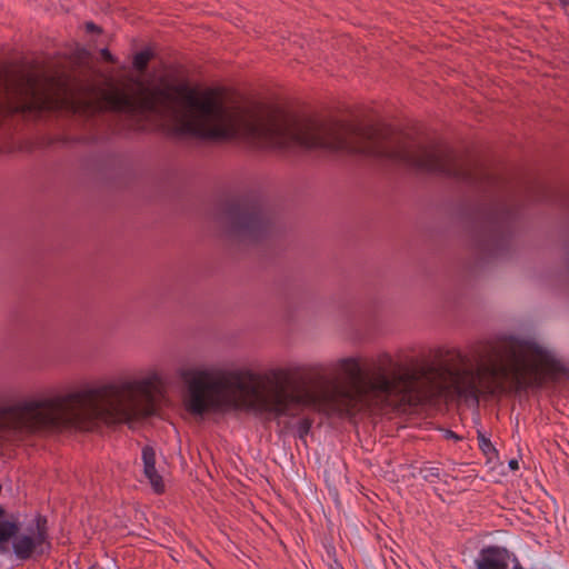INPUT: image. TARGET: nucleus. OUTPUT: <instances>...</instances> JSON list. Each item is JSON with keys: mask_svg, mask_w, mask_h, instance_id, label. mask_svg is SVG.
I'll use <instances>...</instances> for the list:
<instances>
[{"mask_svg": "<svg viewBox=\"0 0 569 569\" xmlns=\"http://www.w3.org/2000/svg\"><path fill=\"white\" fill-rule=\"evenodd\" d=\"M226 234L233 240L256 243L270 236L274 228L273 217L254 194L226 202L216 217Z\"/></svg>", "mask_w": 569, "mask_h": 569, "instance_id": "nucleus-6", "label": "nucleus"}, {"mask_svg": "<svg viewBox=\"0 0 569 569\" xmlns=\"http://www.w3.org/2000/svg\"><path fill=\"white\" fill-rule=\"evenodd\" d=\"M476 569H526L506 547L489 545L480 549L475 560Z\"/></svg>", "mask_w": 569, "mask_h": 569, "instance_id": "nucleus-8", "label": "nucleus"}, {"mask_svg": "<svg viewBox=\"0 0 569 569\" xmlns=\"http://www.w3.org/2000/svg\"><path fill=\"white\" fill-rule=\"evenodd\" d=\"M445 438H446V439H453V440H456V441H458V440H461V439H462V437L458 436L456 432H453L452 430H449V429H447V430L445 431Z\"/></svg>", "mask_w": 569, "mask_h": 569, "instance_id": "nucleus-15", "label": "nucleus"}, {"mask_svg": "<svg viewBox=\"0 0 569 569\" xmlns=\"http://www.w3.org/2000/svg\"><path fill=\"white\" fill-rule=\"evenodd\" d=\"M87 29L90 31H100V29L93 22H88Z\"/></svg>", "mask_w": 569, "mask_h": 569, "instance_id": "nucleus-19", "label": "nucleus"}, {"mask_svg": "<svg viewBox=\"0 0 569 569\" xmlns=\"http://www.w3.org/2000/svg\"><path fill=\"white\" fill-rule=\"evenodd\" d=\"M181 101L171 88L142 90L140 97L120 92L111 97V108L129 116H154L170 124L176 136L223 142L244 138L266 148L326 149L346 151L440 177V146L398 141L369 124L300 117L281 108H269L238 116L210 94L198 96L187 87Z\"/></svg>", "mask_w": 569, "mask_h": 569, "instance_id": "nucleus-1", "label": "nucleus"}, {"mask_svg": "<svg viewBox=\"0 0 569 569\" xmlns=\"http://www.w3.org/2000/svg\"><path fill=\"white\" fill-rule=\"evenodd\" d=\"M143 461V473L149 480L153 491L158 495L164 492V483L162 477L156 469V451L151 446H144L141 455Z\"/></svg>", "mask_w": 569, "mask_h": 569, "instance_id": "nucleus-10", "label": "nucleus"}, {"mask_svg": "<svg viewBox=\"0 0 569 569\" xmlns=\"http://www.w3.org/2000/svg\"><path fill=\"white\" fill-rule=\"evenodd\" d=\"M420 473L425 481L437 482L440 479V469L436 467H423L420 469Z\"/></svg>", "mask_w": 569, "mask_h": 569, "instance_id": "nucleus-12", "label": "nucleus"}, {"mask_svg": "<svg viewBox=\"0 0 569 569\" xmlns=\"http://www.w3.org/2000/svg\"><path fill=\"white\" fill-rule=\"evenodd\" d=\"M329 568L330 569H345L342 567V565L337 560V559H333L330 563H329Z\"/></svg>", "mask_w": 569, "mask_h": 569, "instance_id": "nucleus-16", "label": "nucleus"}, {"mask_svg": "<svg viewBox=\"0 0 569 569\" xmlns=\"http://www.w3.org/2000/svg\"><path fill=\"white\" fill-rule=\"evenodd\" d=\"M79 106L60 88L42 83L37 76L26 74L16 81H4L0 88V124L13 114L40 118L43 113L71 110Z\"/></svg>", "mask_w": 569, "mask_h": 569, "instance_id": "nucleus-4", "label": "nucleus"}, {"mask_svg": "<svg viewBox=\"0 0 569 569\" xmlns=\"http://www.w3.org/2000/svg\"><path fill=\"white\" fill-rule=\"evenodd\" d=\"M520 206L507 198L493 199L478 212L473 227L477 250L487 258L505 256L510 249Z\"/></svg>", "mask_w": 569, "mask_h": 569, "instance_id": "nucleus-5", "label": "nucleus"}, {"mask_svg": "<svg viewBox=\"0 0 569 569\" xmlns=\"http://www.w3.org/2000/svg\"><path fill=\"white\" fill-rule=\"evenodd\" d=\"M162 378L157 371L141 379H122L96 386L86 385L67 393H57L4 407L2 415L16 427L30 431H97L153 417L162 397Z\"/></svg>", "mask_w": 569, "mask_h": 569, "instance_id": "nucleus-3", "label": "nucleus"}, {"mask_svg": "<svg viewBox=\"0 0 569 569\" xmlns=\"http://www.w3.org/2000/svg\"><path fill=\"white\" fill-rule=\"evenodd\" d=\"M508 465H509V468L511 470H518L519 469V462L516 459H511Z\"/></svg>", "mask_w": 569, "mask_h": 569, "instance_id": "nucleus-17", "label": "nucleus"}, {"mask_svg": "<svg viewBox=\"0 0 569 569\" xmlns=\"http://www.w3.org/2000/svg\"><path fill=\"white\" fill-rule=\"evenodd\" d=\"M338 367L347 383L331 379L323 366L306 369H274L268 386L262 377L248 369H181L187 385L186 408L203 416L223 407L244 406L263 422L282 417L295 418L310 408L327 416L352 417L371 401L411 405L418 397L421 370L393 360L390 353L378 355L367 376L357 358H343Z\"/></svg>", "mask_w": 569, "mask_h": 569, "instance_id": "nucleus-2", "label": "nucleus"}, {"mask_svg": "<svg viewBox=\"0 0 569 569\" xmlns=\"http://www.w3.org/2000/svg\"><path fill=\"white\" fill-rule=\"evenodd\" d=\"M151 58H152V52L151 51H149V50L139 51L133 57V67H134V69L140 71V72H143L147 69L148 63L151 60Z\"/></svg>", "mask_w": 569, "mask_h": 569, "instance_id": "nucleus-11", "label": "nucleus"}, {"mask_svg": "<svg viewBox=\"0 0 569 569\" xmlns=\"http://www.w3.org/2000/svg\"><path fill=\"white\" fill-rule=\"evenodd\" d=\"M477 439H478L479 448L481 449V451L485 455L496 452V449H495L493 445L491 443L490 439L487 438L482 432L478 431Z\"/></svg>", "mask_w": 569, "mask_h": 569, "instance_id": "nucleus-13", "label": "nucleus"}, {"mask_svg": "<svg viewBox=\"0 0 569 569\" xmlns=\"http://www.w3.org/2000/svg\"><path fill=\"white\" fill-rule=\"evenodd\" d=\"M312 420L310 418H302L297 423V435L299 439H303L311 430Z\"/></svg>", "mask_w": 569, "mask_h": 569, "instance_id": "nucleus-14", "label": "nucleus"}, {"mask_svg": "<svg viewBox=\"0 0 569 569\" xmlns=\"http://www.w3.org/2000/svg\"><path fill=\"white\" fill-rule=\"evenodd\" d=\"M102 56L104 57L106 60L113 61L112 54L109 52L108 49L102 50Z\"/></svg>", "mask_w": 569, "mask_h": 569, "instance_id": "nucleus-18", "label": "nucleus"}, {"mask_svg": "<svg viewBox=\"0 0 569 569\" xmlns=\"http://www.w3.org/2000/svg\"><path fill=\"white\" fill-rule=\"evenodd\" d=\"M4 515L6 510L0 506V518ZM51 548L46 517H37L36 531L31 533L21 532L19 520L0 519L1 556L12 555L18 561L26 562L49 555Z\"/></svg>", "mask_w": 569, "mask_h": 569, "instance_id": "nucleus-7", "label": "nucleus"}, {"mask_svg": "<svg viewBox=\"0 0 569 569\" xmlns=\"http://www.w3.org/2000/svg\"><path fill=\"white\" fill-rule=\"evenodd\" d=\"M290 423L289 422H286L284 423V428H289Z\"/></svg>", "mask_w": 569, "mask_h": 569, "instance_id": "nucleus-20", "label": "nucleus"}, {"mask_svg": "<svg viewBox=\"0 0 569 569\" xmlns=\"http://www.w3.org/2000/svg\"><path fill=\"white\" fill-rule=\"evenodd\" d=\"M527 193L530 201H556L569 211V190L556 191L540 182H533L527 188Z\"/></svg>", "mask_w": 569, "mask_h": 569, "instance_id": "nucleus-9", "label": "nucleus"}]
</instances>
